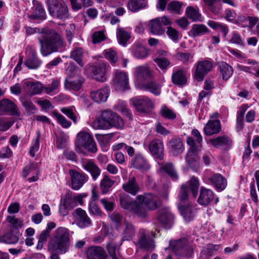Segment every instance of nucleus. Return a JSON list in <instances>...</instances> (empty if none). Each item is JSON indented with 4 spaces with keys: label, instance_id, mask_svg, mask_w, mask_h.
Masks as SVG:
<instances>
[{
    "label": "nucleus",
    "instance_id": "b1692460",
    "mask_svg": "<svg viewBox=\"0 0 259 259\" xmlns=\"http://www.w3.org/2000/svg\"><path fill=\"white\" fill-rule=\"evenodd\" d=\"M213 192L209 189L204 187L200 188V194L197 199V202L202 205H208L214 199Z\"/></svg>",
    "mask_w": 259,
    "mask_h": 259
},
{
    "label": "nucleus",
    "instance_id": "9d476101",
    "mask_svg": "<svg viewBox=\"0 0 259 259\" xmlns=\"http://www.w3.org/2000/svg\"><path fill=\"white\" fill-rule=\"evenodd\" d=\"M208 143L215 148L225 151L230 149L233 145L232 139L227 135L220 136L210 139Z\"/></svg>",
    "mask_w": 259,
    "mask_h": 259
},
{
    "label": "nucleus",
    "instance_id": "e433bc0d",
    "mask_svg": "<svg viewBox=\"0 0 259 259\" xmlns=\"http://www.w3.org/2000/svg\"><path fill=\"white\" fill-rule=\"evenodd\" d=\"M169 146L171 152L175 156L182 153L184 150V145L180 139H171L169 142Z\"/></svg>",
    "mask_w": 259,
    "mask_h": 259
},
{
    "label": "nucleus",
    "instance_id": "39448f33",
    "mask_svg": "<svg viewBox=\"0 0 259 259\" xmlns=\"http://www.w3.org/2000/svg\"><path fill=\"white\" fill-rule=\"evenodd\" d=\"M46 5L49 15L54 19L65 20L68 18V8L64 3L59 0H47Z\"/></svg>",
    "mask_w": 259,
    "mask_h": 259
},
{
    "label": "nucleus",
    "instance_id": "6e6d98bb",
    "mask_svg": "<svg viewBox=\"0 0 259 259\" xmlns=\"http://www.w3.org/2000/svg\"><path fill=\"white\" fill-rule=\"evenodd\" d=\"M221 0H203L204 4L208 9L215 14L219 13V9L215 6V4L220 3Z\"/></svg>",
    "mask_w": 259,
    "mask_h": 259
},
{
    "label": "nucleus",
    "instance_id": "0eeeda50",
    "mask_svg": "<svg viewBox=\"0 0 259 259\" xmlns=\"http://www.w3.org/2000/svg\"><path fill=\"white\" fill-rule=\"evenodd\" d=\"M136 198L140 204H143L149 210L156 209L161 204L159 197L152 193L138 195Z\"/></svg>",
    "mask_w": 259,
    "mask_h": 259
},
{
    "label": "nucleus",
    "instance_id": "4468645a",
    "mask_svg": "<svg viewBox=\"0 0 259 259\" xmlns=\"http://www.w3.org/2000/svg\"><path fill=\"white\" fill-rule=\"evenodd\" d=\"M6 113H10L12 116H20L17 105L8 99H4L0 101V114L3 115Z\"/></svg>",
    "mask_w": 259,
    "mask_h": 259
},
{
    "label": "nucleus",
    "instance_id": "cd10ccee",
    "mask_svg": "<svg viewBox=\"0 0 259 259\" xmlns=\"http://www.w3.org/2000/svg\"><path fill=\"white\" fill-rule=\"evenodd\" d=\"M133 166L138 169L147 171L150 168V165L147 160L141 154H136L132 160Z\"/></svg>",
    "mask_w": 259,
    "mask_h": 259
},
{
    "label": "nucleus",
    "instance_id": "603ef678",
    "mask_svg": "<svg viewBox=\"0 0 259 259\" xmlns=\"http://www.w3.org/2000/svg\"><path fill=\"white\" fill-rule=\"evenodd\" d=\"M159 114L162 117L169 120H174L177 117L176 114L165 105L161 106Z\"/></svg>",
    "mask_w": 259,
    "mask_h": 259
},
{
    "label": "nucleus",
    "instance_id": "4c0bfd02",
    "mask_svg": "<svg viewBox=\"0 0 259 259\" xmlns=\"http://www.w3.org/2000/svg\"><path fill=\"white\" fill-rule=\"evenodd\" d=\"M209 32L207 27L202 24H193L190 30L189 33L193 37L202 35Z\"/></svg>",
    "mask_w": 259,
    "mask_h": 259
},
{
    "label": "nucleus",
    "instance_id": "f257e3e1",
    "mask_svg": "<svg viewBox=\"0 0 259 259\" xmlns=\"http://www.w3.org/2000/svg\"><path fill=\"white\" fill-rule=\"evenodd\" d=\"M40 44V52L46 57L53 53L62 52L65 48L64 42L60 36L53 29H48L41 33L38 38Z\"/></svg>",
    "mask_w": 259,
    "mask_h": 259
},
{
    "label": "nucleus",
    "instance_id": "bf43d9fd",
    "mask_svg": "<svg viewBox=\"0 0 259 259\" xmlns=\"http://www.w3.org/2000/svg\"><path fill=\"white\" fill-rule=\"evenodd\" d=\"M61 111L71 119L74 123L77 122V118L74 112V110L71 107H63L61 108Z\"/></svg>",
    "mask_w": 259,
    "mask_h": 259
},
{
    "label": "nucleus",
    "instance_id": "3c124183",
    "mask_svg": "<svg viewBox=\"0 0 259 259\" xmlns=\"http://www.w3.org/2000/svg\"><path fill=\"white\" fill-rule=\"evenodd\" d=\"M120 246L113 242H110L107 244L106 249L112 259H116L119 254Z\"/></svg>",
    "mask_w": 259,
    "mask_h": 259
},
{
    "label": "nucleus",
    "instance_id": "2f4dec72",
    "mask_svg": "<svg viewBox=\"0 0 259 259\" xmlns=\"http://www.w3.org/2000/svg\"><path fill=\"white\" fill-rule=\"evenodd\" d=\"M197 151L198 150H195L194 148L190 149L185 157L188 164L193 169L196 168L199 166Z\"/></svg>",
    "mask_w": 259,
    "mask_h": 259
},
{
    "label": "nucleus",
    "instance_id": "ea45409f",
    "mask_svg": "<svg viewBox=\"0 0 259 259\" xmlns=\"http://www.w3.org/2000/svg\"><path fill=\"white\" fill-rule=\"evenodd\" d=\"M131 37L130 33L125 31L124 28L121 27L117 28L116 30V37L120 45L125 46L126 42L130 39Z\"/></svg>",
    "mask_w": 259,
    "mask_h": 259
},
{
    "label": "nucleus",
    "instance_id": "1a4fd4ad",
    "mask_svg": "<svg viewBox=\"0 0 259 259\" xmlns=\"http://www.w3.org/2000/svg\"><path fill=\"white\" fill-rule=\"evenodd\" d=\"M77 146L83 147L88 151L95 153L97 151L96 144L93 137L88 132H82L77 135Z\"/></svg>",
    "mask_w": 259,
    "mask_h": 259
},
{
    "label": "nucleus",
    "instance_id": "a19ab883",
    "mask_svg": "<svg viewBox=\"0 0 259 259\" xmlns=\"http://www.w3.org/2000/svg\"><path fill=\"white\" fill-rule=\"evenodd\" d=\"M114 181L110 179L109 176L105 175L104 178L101 180L100 183V189L101 193L105 194L107 193L110 189L114 184Z\"/></svg>",
    "mask_w": 259,
    "mask_h": 259
},
{
    "label": "nucleus",
    "instance_id": "20e7f679",
    "mask_svg": "<svg viewBox=\"0 0 259 259\" xmlns=\"http://www.w3.org/2000/svg\"><path fill=\"white\" fill-rule=\"evenodd\" d=\"M169 247L175 254L184 258H190L194 253V248L186 238L170 241Z\"/></svg>",
    "mask_w": 259,
    "mask_h": 259
},
{
    "label": "nucleus",
    "instance_id": "412c9836",
    "mask_svg": "<svg viewBox=\"0 0 259 259\" xmlns=\"http://www.w3.org/2000/svg\"><path fill=\"white\" fill-rule=\"evenodd\" d=\"M110 90L109 87H105L97 91H93L91 92L90 95L92 100L95 102L101 103L105 102L110 94Z\"/></svg>",
    "mask_w": 259,
    "mask_h": 259
},
{
    "label": "nucleus",
    "instance_id": "774afa93",
    "mask_svg": "<svg viewBox=\"0 0 259 259\" xmlns=\"http://www.w3.org/2000/svg\"><path fill=\"white\" fill-rule=\"evenodd\" d=\"M245 111V109H243L242 110H239L237 113L236 125V128L237 130V131H240L243 127V119Z\"/></svg>",
    "mask_w": 259,
    "mask_h": 259
},
{
    "label": "nucleus",
    "instance_id": "c85d7f7f",
    "mask_svg": "<svg viewBox=\"0 0 259 259\" xmlns=\"http://www.w3.org/2000/svg\"><path fill=\"white\" fill-rule=\"evenodd\" d=\"M122 189L127 193L135 196L140 191V187L135 177L129 178L128 181L122 185Z\"/></svg>",
    "mask_w": 259,
    "mask_h": 259
},
{
    "label": "nucleus",
    "instance_id": "4d7b16f0",
    "mask_svg": "<svg viewBox=\"0 0 259 259\" xmlns=\"http://www.w3.org/2000/svg\"><path fill=\"white\" fill-rule=\"evenodd\" d=\"M154 61L158 66L162 70H167L170 64V62L166 58L155 57Z\"/></svg>",
    "mask_w": 259,
    "mask_h": 259
},
{
    "label": "nucleus",
    "instance_id": "f8f14e48",
    "mask_svg": "<svg viewBox=\"0 0 259 259\" xmlns=\"http://www.w3.org/2000/svg\"><path fill=\"white\" fill-rule=\"evenodd\" d=\"M212 63L209 60H203L197 62L194 77L198 81H201L204 76L211 70Z\"/></svg>",
    "mask_w": 259,
    "mask_h": 259
},
{
    "label": "nucleus",
    "instance_id": "c756f323",
    "mask_svg": "<svg viewBox=\"0 0 259 259\" xmlns=\"http://www.w3.org/2000/svg\"><path fill=\"white\" fill-rule=\"evenodd\" d=\"M179 209L185 220L190 222L192 220L196 213V209L191 205H179Z\"/></svg>",
    "mask_w": 259,
    "mask_h": 259
},
{
    "label": "nucleus",
    "instance_id": "f3484780",
    "mask_svg": "<svg viewBox=\"0 0 259 259\" xmlns=\"http://www.w3.org/2000/svg\"><path fill=\"white\" fill-rule=\"evenodd\" d=\"M21 235L18 228L10 227L9 232L0 237V242L8 244H15L18 242Z\"/></svg>",
    "mask_w": 259,
    "mask_h": 259
},
{
    "label": "nucleus",
    "instance_id": "6ab92c4d",
    "mask_svg": "<svg viewBox=\"0 0 259 259\" xmlns=\"http://www.w3.org/2000/svg\"><path fill=\"white\" fill-rule=\"evenodd\" d=\"M88 259H107V254L101 246H92L86 250Z\"/></svg>",
    "mask_w": 259,
    "mask_h": 259
},
{
    "label": "nucleus",
    "instance_id": "5701e85b",
    "mask_svg": "<svg viewBox=\"0 0 259 259\" xmlns=\"http://www.w3.org/2000/svg\"><path fill=\"white\" fill-rule=\"evenodd\" d=\"M74 214L76 219L77 225L79 227L83 228L91 225V220L84 210L78 208L74 210Z\"/></svg>",
    "mask_w": 259,
    "mask_h": 259
},
{
    "label": "nucleus",
    "instance_id": "a18cd8bd",
    "mask_svg": "<svg viewBox=\"0 0 259 259\" xmlns=\"http://www.w3.org/2000/svg\"><path fill=\"white\" fill-rule=\"evenodd\" d=\"M47 15L45 10L43 8L42 5L40 4H38L33 11V13L28 15L29 18L30 19H46Z\"/></svg>",
    "mask_w": 259,
    "mask_h": 259
},
{
    "label": "nucleus",
    "instance_id": "7c9ffc66",
    "mask_svg": "<svg viewBox=\"0 0 259 259\" xmlns=\"http://www.w3.org/2000/svg\"><path fill=\"white\" fill-rule=\"evenodd\" d=\"M137 201L133 200L127 195H120V204L121 207L130 211H133L137 206Z\"/></svg>",
    "mask_w": 259,
    "mask_h": 259
},
{
    "label": "nucleus",
    "instance_id": "37998d69",
    "mask_svg": "<svg viewBox=\"0 0 259 259\" xmlns=\"http://www.w3.org/2000/svg\"><path fill=\"white\" fill-rule=\"evenodd\" d=\"M147 3L144 0H130L128 2V9L133 12H136L145 8Z\"/></svg>",
    "mask_w": 259,
    "mask_h": 259
},
{
    "label": "nucleus",
    "instance_id": "ddd939ff",
    "mask_svg": "<svg viewBox=\"0 0 259 259\" xmlns=\"http://www.w3.org/2000/svg\"><path fill=\"white\" fill-rule=\"evenodd\" d=\"M107 67L106 64L101 62L97 65L90 66L88 71L91 76L96 80L104 81L106 79L105 75Z\"/></svg>",
    "mask_w": 259,
    "mask_h": 259
},
{
    "label": "nucleus",
    "instance_id": "2eb2a0df",
    "mask_svg": "<svg viewBox=\"0 0 259 259\" xmlns=\"http://www.w3.org/2000/svg\"><path fill=\"white\" fill-rule=\"evenodd\" d=\"M158 220L166 229L171 228L174 222V217L168 208H162L158 211Z\"/></svg>",
    "mask_w": 259,
    "mask_h": 259
},
{
    "label": "nucleus",
    "instance_id": "9b49d317",
    "mask_svg": "<svg viewBox=\"0 0 259 259\" xmlns=\"http://www.w3.org/2000/svg\"><path fill=\"white\" fill-rule=\"evenodd\" d=\"M113 82L116 90L124 91L129 89L128 78L125 72L116 70L114 73Z\"/></svg>",
    "mask_w": 259,
    "mask_h": 259
},
{
    "label": "nucleus",
    "instance_id": "bb28decb",
    "mask_svg": "<svg viewBox=\"0 0 259 259\" xmlns=\"http://www.w3.org/2000/svg\"><path fill=\"white\" fill-rule=\"evenodd\" d=\"M221 130V125L219 120H208L203 128L204 134L208 136L218 134Z\"/></svg>",
    "mask_w": 259,
    "mask_h": 259
},
{
    "label": "nucleus",
    "instance_id": "0e129e2a",
    "mask_svg": "<svg viewBox=\"0 0 259 259\" xmlns=\"http://www.w3.org/2000/svg\"><path fill=\"white\" fill-rule=\"evenodd\" d=\"M143 204H139L138 202H137V206L134 208L133 211L137 214L139 217L141 218H144L147 217L148 211L149 210L145 207H144L142 206Z\"/></svg>",
    "mask_w": 259,
    "mask_h": 259
},
{
    "label": "nucleus",
    "instance_id": "c03bdc74",
    "mask_svg": "<svg viewBox=\"0 0 259 259\" xmlns=\"http://www.w3.org/2000/svg\"><path fill=\"white\" fill-rule=\"evenodd\" d=\"M184 185L187 186L188 190L191 192L193 197L196 198L198 195L200 185L199 180L193 177Z\"/></svg>",
    "mask_w": 259,
    "mask_h": 259
},
{
    "label": "nucleus",
    "instance_id": "a878e982",
    "mask_svg": "<svg viewBox=\"0 0 259 259\" xmlns=\"http://www.w3.org/2000/svg\"><path fill=\"white\" fill-rule=\"evenodd\" d=\"M208 180L218 191H222L224 190L227 185L226 179L220 174L213 175L209 177Z\"/></svg>",
    "mask_w": 259,
    "mask_h": 259
},
{
    "label": "nucleus",
    "instance_id": "72a5a7b5",
    "mask_svg": "<svg viewBox=\"0 0 259 259\" xmlns=\"http://www.w3.org/2000/svg\"><path fill=\"white\" fill-rule=\"evenodd\" d=\"M132 53L137 59H144L149 55V50L139 44H136L132 48Z\"/></svg>",
    "mask_w": 259,
    "mask_h": 259
},
{
    "label": "nucleus",
    "instance_id": "7ed1b4c3",
    "mask_svg": "<svg viewBox=\"0 0 259 259\" xmlns=\"http://www.w3.org/2000/svg\"><path fill=\"white\" fill-rule=\"evenodd\" d=\"M95 123L97 124L98 127L100 129H109L112 127L122 128L124 126L121 117L116 113L108 109L102 112Z\"/></svg>",
    "mask_w": 259,
    "mask_h": 259
},
{
    "label": "nucleus",
    "instance_id": "c9c22d12",
    "mask_svg": "<svg viewBox=\"0 0 259 259\" xmlns=\"http://www.w3.org/2000/svg\"><path fill=\"white\" fill-rule=\"evenodd\" d=\"M219 71L224 80L227 81L230 78L233 73V67L225 62H222L219 64Z\"/></svg>",
    "mask_w": 259,
    "mask_h": 259
},
{
    "label": "nucleus",
    "instance_id": "f03ea898",
    "mask_svg": "<svg viewBox=\"0 0 259 259\" xmlns=\"http://www.w3.org/2000/svg\"><path fill=\"white\" fill-rule=\"evenodd\" d=\"M69 231L65 228H58L48 244V251H58L60 254L67 252L70 247Z\"/></svg>",
    "mask_w": 259,
    "mask_h": 259
},
{
    "label": "nucleus",
    "instance_id": "69168bd1",
    "mask_svg": "<svg viewBox=\"0 0 259 259\" xmlns=\"http://www.w3.org/2000/svg\"><path fill=\"white\" fill-rule=\"evenodd\" d=\"M35 171L38 174V170L36 168L35 164L33 163L30 162L25 167L23 168L22 176L23 178H26L29 174L32 171Z\"/></svg>",
    "mask_w": 259,
    "mask_h": 259
},
{
    "label": "nucleus",
    "instance_id": "aec40b11",
    "mask_svg": "<svg viewBox=\"0 0 259 259\" xmlns=\"http://www.w3.org/2000/svg\"><path fill=\"white\" fill-rule=\"evenodd\" d=\"M82 167L87 172L90 173L94 181H96L101 173V169L92 160H86L82 163Z\"/></svg>",
    "mask_w": 259,
    "mask_h": 259
},
{
    "label": "nucleus",
    "instance_id": "338daca9",
    "mask_svg": "<svg viewBox=\"0 0 259 259\" xmlns=\"http://www.w3.org/2000/svg\"><path fill=\"white\" fill-rule=\"evenodd\" d=\"M105 57L109 60L111 63H115L117 60V54L112 49H108L104 51Z\"/></svg>",
    "mask_w": 259,
    "mask_h": 259
},
{
    "label": "nucleus",
    "instance_id": "423d86ee",
    "mask_svg": "<svg viewBox=\"0 0 259 259\" xmlns=\"http://www.w3.org/2000/svg\"><path fill=\"white\" fill-rule=\"evenodd\" d=\"M68 77L65 81L66 88L78 91L84 82V78L78 73V70L73 64H70L66 70Z\"/></svg>",
    "mask_w": 259,
    "mask_h": 259
},
{
    "label": "nucleus",
    "instance_id": "052dcab7",
    "mask_svg": "<svg viewBox=\"0 0 259 259\" xmlns=\"http://www.w3.org/2000/svg\"><path fill=\"white\" fill-rule=\"evenodd\" d=\"M144 87L147 90L156 95H159L160 93V87L159 84L156 83L155 82L151 81L145 84Z\"/></svg>",
    "mask_w": 259,
    "mask_h": 259
},
{
    "label": "nucleus",
    "instance_id": "e2e57ef3",
    "mask_svg": "<svg viewBox=\"0 0 259 259\" xmlns=\"http://www.w3.org/2000/svg\"><path fill=\"white\" fill-rule=\"evenodd\" d=\"M106 38L104 31H95L92 35V42L93 44H98L105 40Z\"/></svg>",
    "mask_w": 259,
    "mask_h": 259
},
{
    "label": "nucleus",
    "instance_id": "393cba45",
    "mask_svg": "<svg viewBox=\"0 0 259 259\" xmlns=\"http://www.w3.org/2000/svg\"><path fill=\"white\" fill-rule=\"evenodd\" d=\"M24 90L27 95L32 96L41 93L43 85L39 81H26L24 83Z\"/></svg>",
    "mask_w": 259,
    "mask_h": 259
},
{
    "label": "nucleus",
    "instance_id": "f704fd0d",
    "mask_svg": "<svg viewBox=\"0 0 259 259\" xmlns=\"http://www.w3.org/2000/svg\"><path fill=\"white\" fill-rule=\"evenodd\" d=\"M159 19L155 18L151 20L148 24L149 30L151 33L155 35H162L164 32V29L162 24L160 23Z\"/></svg>",
    "mask_w": 259,
    "mask_h": 259
},
{
    "label": "nucleus",
    "instance_id": "473e14b6",
    "mask_svg": "<svg viewBox=\"0 0 259 259\" xmlns=\"http://www.w3.org/2000/svg\"><path fill=\"white\" fill-rule=\"evenodd\" d=\"M124 229L122 233V241L130 240L135 235L136 228L132 223L126 221H124Z\"/></svg>",
    "mask_w": 259,
    "mask_h": 259
},
{
    "label": "nucleus",
    "instance_id": "de8ad7c7",
    "mask_svg": "<svg viewBox=\"0 0 259 259\" xmlns=\"http://www.w3.org/2000/svg\"><path fill=\"white\" fill-rule=\"evenodd\" d=\"M84 57V53L82 48L80 47L76 48L71 51L70 57L75 61L80 66L82 67L84 63L82 61Z\"/></svg>",
    "mask_w": 259,
    "mask_h": 259
},
{
    "label": "nucleus",
    "instance_id": "a211bd4d",
    "mask_svg": "<svg viewBox=\"0 0 259 259\" xmlns=\"http://www.w3.org/2000/svg\"><path fill=\"white\" fill-rule=\"evenodd\" d=\"M149 149L150 153L155 158L163 159L164 146L162 141L158 139L152 141L149 144Z\"/></svg>",
    "mask_w": 259,
    "mask_h": 259
},
{
    "label": "nucleus",
    "instance_id": "6e6552de",
    "mask_svg": "<svg viewBox=\"0 0 259 259\" xmlns=\"http://www.w3.org/2000/svg\"><path fill=\"white\" fill-rule=\"evenodd\" d=\"M130 103L141 113L148 114L154 108L152 101L147 97H135L130 100Z\"/></svg>",
    "mask_w": 259,
    "mask_h": 259
},
{
    "label": "nucleus",
    "instance_id": "5fc2aeb1",
    "mask_svg": "<svg viewBox=\"0 0 259 259\" xmlns=\"http://www.w3.org/2000/svg\"><path fill=\"white\" fill-rule=\"evenodd\" d=\"M53 114L56 118L57 121L64 128H68L71 125V122L65 118L62 115L59 114L57 111H54Z\"/></svg>",
    "mask_w": 259,
    "mask_h": 259
},
{
    "label": "nucleus",
    "instance_id": "58836bf2",
    "mask_svg": "<svg viewBox=\"0 0 259 259\" xmlns=\"http://www.w3.org/2000/svg\"><path fill=\"white\" fill-rule=\"evenodd\" d=\"M185 13L187 18L193 22L201 21V15L197 7L188 6L186 9Z\"/></svg>",
    "mask_w": 259,
    "mask_h": 259
},
{
    "label": "nucleus",
    "instance_id": "dca6fc26",
    "mask_svg": "<svg viewBox=\"0 0 259 259\" xmlns=\"http://www.w3.org/2000/svg\"><path fill=\"white\" fill-rule=\"evenodd\" d=\"M69 175L71 177L72 188L75 190H79L87 181L86 175L77 170L70 169Z\"/></svg>",
    "mask_w": 259,
    "mask_h": 259
},
{
    "label": "nucleus",
    "instance_id": "8fccbe9b",
    "mask_svg": "<svg viewBox=\"0 0 259 259\" xmlns=\"http://www.w3.org/2000/svg\"><path fill=\"white\" fill-rule=\"evenodd\" d=\"M160 169L164 171L174 181L178 179V175L171 163H167L162 165Z\"/></svg>",
    "mask_w": 259,
    "mask_h": 259
},
{
    "label": "nucleus",
    "instance_id": "09e8293b",
    "mask_svg": "<svg viewBox=\"0 0 259 259\" xmlns=\"http://www.w3.org/2000/svg\"><path fill=\"white\" fill-rule=\"evenodd\" d=\"M20 101L27 113L34 114L36 112V108L30 99L21 96L20 98Z\"/></svg>",
    "mask_w": 259,
    "mask_h": 259
},
{
    "label": "nucleus",
    "instance_id": "680f3d73",
    "mask_svg": "<svg viewBox=\"0 0 259 259\" xmlns=\"http://www.w3.org/2000/svg\"><path fill=\"white\" fill-rule=\"evenodd\" d=\"M178 198L181 202H185L188 200L189 194L187 185H185L184 184L181 185L178 195Z\"/></svg>",
    "mask_w": 259,
    "mask_h": 259
},
{
    "label": "nucleus",
    "instance_id": "49530a36",
    "mask_svg": "<svg viewBox=\"0 0 259 259\" xmlns=\"http://www.w3.org/2000/svg\"><path fill=\"white\" fill-rule=\"evenodd\" d=\"M138 243L141 248L147 250H153L155 247L153 241L150 238H147L145 234L141 235Z\"/></svg>",
    "mask_w": 259,
    "mask_h": 259
},
{
    "label": "nucleus",
    "instance_id": "4be33fe9",
    "mask_svg": "<svg viewBox=\"0 0 259 259\" xmlns=\"http://www.w3.org/2000/svg\"><path fill=\"white\" fill-rule=\"evenodd\" d=\"M135 75L137 79L143 82L153 77V72L147 66H139L135 68Z\"/></svg>",
    "mask_w": 259,
    "mask_h": 259
},
{
    "label": "nucleus",
    "instance_id": "864d4df0",
    "mask_svg": "<svg viewBox=\"0 0 259 259\" xmlns=\"http://www.w3.org/2000/svg\"><path fill=\"white\" fill-rule=\"evenodd\" d=\"M41 62L37 57L33 56L29 58L25 62V65L30 69H36L41 64Z\"/></svg>",
    "mask_w": 259,
    "mask_h": 259
},
{
    "label": "nucleus",
    "instance_id": "13d9d810",
    "mask_svg": "<svg viewBox=\"0 0 259 259\" xmlns=\"http://www.w3.org/2000/svg\"><path fill=\"white\" fill-rule=\"evenodd\" d=\"M183 5V2L177 1H172L168 5L167 10L179 14H180L181 9Z\"/></svg>",
    "mask_w": 259,
    "mask_h": 259
},
{
    "label": "nucleus",
    "instance_id": "79ce46f5",
    "mask_svg": "<svg viewBox=\"0 0 259 259\" xmlns=\"http://www.w3.org/2000/svg\"><path fill=\"white\" fill-rule=\"evenodd\" d=\"M171 79L174 84L178 85L185 84L187 81L185 71L183 70L177 71L172 74Z\"/></svg>",
    "mask_w": 259,
    "mask_h": 259
}]
</instances>
